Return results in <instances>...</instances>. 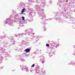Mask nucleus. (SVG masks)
<instances>
[{
  "label": "nucleus",
  "instance_id": "1",
  "mask_svg": "<svg viewBox=\"0 0 75 75\" xmlns=\"http://www.w3.org/2000/svg\"><path fill=\"white\" fill-rule=\"evenodd\" d=\"M30 49H29L28 48L24 50V51H25V52L27 53L29 52L30 51Z\"/></svg>",
  "mask_w": 75,
  "mask_h": 75
},
{
  "label": "nucleus",
  "instance_id": "2",
  "mask_svg": "<svg viewBox=\"0 0 75 75\" xmlns=\"http://www.w3.org/2000/svg\"><path fill=\"white\" fill-rule=\"evenodd\" d=\"M25 8H23L22 9V11L21 12V13H24V11H25Z\"/></svg>",
  "mask_w": 75,
  "mask_h": 75
},
{
  "label": "nucleus",
  "instance_id": "3",
  "mask_svg": "<svg viewBox=\"0 0 75 75\" xmlns=\"http://www.w3.org/2000/svg\"><path fill=\"white\" fill-rule=\"evenodd\" d=\"M35 67V64H33L31 67Z\"/></svg>",
  "mask_w": 75,
  "mask_h": 75
},
{
  "label": "nucleus",
  "instance_id": "4",
  "mask_svg": "<svg viewBox=\"0 0 75 75\" xmlns=\"http://www.w3.org/2000/svg\"><path fill=\"white\" fill-rule=\"evenodd\" d=\"M22 18L23 20V21H24V16H22Z\"/></svg>",
  "mask_w": 75,
  "mask_h": 75
},
{
  "label": "nucleus",
  "instance_id": "5",
  "mask_svg": "<svg viewBox=\"0 0 75 75\" xmlns=\"http://www.w3.org/2000/svg\"><path fill=\"white\" fill-rule=\"evenodd\" d=\"M46 47H49L50 45H49V44H47L46 45Z\"/></svg>",
  "mask_w": 75,
  "mask_h": 75
},
{
  "label": "nucleus",
  "instance_id": "6",
  "mask_svg": "<svg viewBox=\"0 0 75 75\" xmlns=\"http://www.w3.org/2000/svg\"><path fill=\"white\" fill-rule=\"evenodd\" d=\"M67 2H68V0H67L66 1Z\"/></svg>",
  "mask_w": 75,
  "mask_h": 75
},
{
  "label": "nucleus",
  "instance_id": "7",
  "mask_svg": "<svg viewBox=\"0 0 75 75\" xmlns=\"http://www.w3.org/2000/svg\"><path fill=\"white\" fill-rule=\"evenodd\" d=\"M15 44V43H13V44Z\"/></svg>",
  "mask_w": 75,
  "mask_h": 75
}]
</instances>
